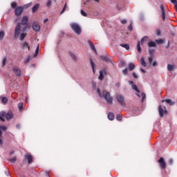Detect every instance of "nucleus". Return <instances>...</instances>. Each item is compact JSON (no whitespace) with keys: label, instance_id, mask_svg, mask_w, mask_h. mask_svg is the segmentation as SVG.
Returning a JSON list of instances; mask_svg holds the SVG:
<instances>
[{"label":"nucleus","instance_id":"obj_42","mask_svg":"<svg viewBox=\"0 0 177 177\" xmlns=\"http://www.w3.org/2000/svg\"><path fill=\"white\" fill-rule=\"evenodd\" d=\"M147 39H149V37L145 36L143 38H142L141 39V44H143V42H145V41H147Z\"/></svg>","mask_w":177,"mask_h":177},{"label":"nucleus","instance_id":"obj_48","mask_svg":"<svg viewBox=\"0 0 177 177\" xmlns=\"http://www.w3.org/2000/svg\"><path fill=\"white\" fill-rule=\"evenodd\" d=\"M156 35L158 37H160V35H161V30H160V29L156 30Z\"/></svg>","mask_w":177,"mask_h":177},{"label":"nucleus","instance_id":"obj_40","mask_svg":"<svg viewBox=\"0 0 177 177\" xmlns=\"http://www.w3.org/2000/svg\"><path fill=\"white\" fill-rule=\"evenodd\" d=\"M141 96H142V102H145V100L146 99V94L145 93H141Z\"/></svg>","mask_w":177,"mask_h":177},{"label":"nucleus","instance_id":"obj_29","mask_svg":"<svg viewBox=\"0 0 177 177\" xmlns=\"http://www.w3.org/2000/svg\"><path fill=\"white\" fill-rule=\"evenodd\" d=\"M174 67H175V66H174V65L168 64V65H167V70H168L169 71H173Z\"/></svg>","mask_w":177,"mask_h":177},{"label":"nucleus","instance_id":"obj_20","mask_svg":"<svg viewBox=\"0 0 177 177\" xmlns=\"http://www.w3.org/2000/svg\"><path fill=\"white\" fill-rule=\"evenodd\" d=\"M148 46H149V48H156V46H157V44H156V42L154 41H150L148 44Z\"/></svg>","mask_w":177,"mask_h":177},{"label":"nucleus","instance_id":"obj_51","mask_svg":"<svg viewBox=\"0 0 177 177\" xmlns=\"http://www.w3.org/2000/svg\"><path fill=\"white\" fill-rule=\"evenodd\" d=\"M153 53H154V50L149 49V55H153Z\"/></svg>","mask_w":177,"mask_h":177},{"label":"nucleus","instance_id":"obj_60","mask_svg":"<svg viewBox=\"0 0 177 177\" xmlns=\"http://www.w3.org/2000/svg\"><path fill=\"white\" fill-rule=\"evenodd\" d=\"M10 156H12V154H15V151H10Z\"/></svg>","mask_w":177,"mask_h":177},{"label":"nucleus","instance_id":"obj_13","mask_svg":"<svg viewBox=\"0 0 177 177\" xmlns=\"http://www.w3.org/2000/svg\"><path fill=\"white\" fill-rule=\"evenodd\" d=\"M88 45L92 50L95 52V53H97V51H96V48H95V46L93 45V43L91 40L88 41Z\"/></svg>","mask_w":177,"mask_h":177},{"label":"nucleus","instance_id":"obj_6","mask_svg":"<svg viewBox=\"0 0 177 177\" xmlns=\"http://www.w3.org/2000/svg\"><path fill=\"white\" fill-rule=\"evenodd\" d=\"M12 71L17 75V77H20L21 75V70L17 66H14L12 68Z\"/></svg>","mask_w":177,"mask_h":177},{"label":"nucleus","instance_id":"obj_39","mask_svg":"<svg viewBox=\"0 0 177 177\" xmlns=\"http://www.w3.org/2000/svg\"><path fill=\"white\" fill-rule=\"evenodd\" d=\"M10 161L11 162H16V161H17V158L16 156H14L13 158L10 159Z\"/></svg>","mask_w":177,"mask_h":177},{"label":"nucleus","instance_id":"obj_59","mask_svg":"<svg viewBox=\"0 0 177 177\" xmlns=\"http://www.w3.org/2000/svg\"><path fill=\"white\" fill-rule=\"evenodd\" d=\"M129 85H133V81H129Z\"/></svg>","mask_w":177,"mask_h":177},{"label":"nucleus","instance_id":"obj_23","mask_svg":"<svg viewBox=\"0 0 177 177\" xmlns=\"http://www.w3.org/2000/svg\"><path fill=\"white\" fill-rule=\"evenodd\" d=\"M137 50H138V53H142V48H140V41L138 42Z\"/></svg>","mask_w":177,"mask_h":177},{"label":"nucleus","instance_id":"obj_22","mask_svg":"<svg viewBox=\"0 0 177 177\" xmlns=\"http://www.w3.org/2000/svg\"><path fill=\"white\" fill-rule=\"evenodd\" d=\"M131 88H132V89H133V91H136V92H137L138 93H140V91H139V89L138 88V86H137L136 85L133 84V85L131 86Z\"/></svg>","mask_w":177,"mask_h":177},{"label":"nucleus","instance_id":"obj_43","mask_svg":"<svg viewBox=\"0 0 177 177\" xmlns=\"http://www.w3.org/2000/svg\"><path fill=\"white\" fill-rule=\"evenodd\" d=\"M156 44H163L164 43V40H162V39H159L156 40Z\"/></svg>","mask_w":177,"mask_h":177},{"label":"nucleus","instance_id":"obj_12","mask_svg":"<svg viewBox=\"0 0 177 177\" xmlns=\"http://www.w3.org/2000/svg\"><path fill=\"white\" fill-rule=\"evenodd\" d=\"M28 23V16H24L21 19V24L22 26H26Z\"/></svg>","mask_w":177,"mask_h":177},{"label":"nucleus","instance_id":"obj_26","mask_svg":"<svg viewBox=\"0 0 177 177\" xmlns=\"http://www.w3.org/2000/svg\"><path fill=\"white\" fill-rule=\"evenodd\" d=\"M1 102L3 104H6L8 103V98L6 97H1Z\"/></svg>","mask_w":177,"mask_h":177},{"label":"nucleus","instance_id":"obj_38","mask_svg":"<svg viewBox=\"0 0 177 177\" xmlns=\"http://www.w3.org/2000/svg\"><path fill=\"white\" fill-rule=\"evenodd\" d=\"M31 60V56H28L25 60H24V64H27Z\"/></svg>","mask_w":177,"mask_h":177},{"label":"nucleus","instance_id":"obj_16","mask_svg":"<svg viewBox=\"0 0 177 177\" xmlns=\"http://www.w3.org/2000/svg\"><path fill=\"white\" fill-rule=\"evenodd\" d=\"M158 111L160 117H164V109H162V106L161 105H160L158 107Z\"/></svg>","mask_w":177,"mask_h":177},{"label":"nucleus","instance_id":"obj_7","mask_svg":"<svg viewBox=\"0 0 177 177\" xmlns=\"http://www.w3.org/2000/svg\"><path fill=\"white\" fill-rule=\"evenodd\" d=\"M116 99L118 102H119L120 104H122V106H124V104H125V102L124 100V96H122V95L118 94L116 95Z\"/></svg>","mask_w":177,"mask_h":177},{"label":"nucleus","instance_id":"obj_54","mask_svg":"<svg viewBox=\"0 0 177 177\" xmlns=\"http://www.w3.org/2000/svg\"><path fill=\"white\" fill-rule=\"evenodd\" d=\"M121 23H122V24H126L127 20L126 19H123V20L121 21Z\"/></svg>","mask_w":177,"mask_h":177},{"label":"nucleus","instance_id":"obj_24","mask_svg":"<svg viewBox=\"0 0 177 177\" xmlns=\"http://www.w3.org/2000/svg\"><path fill=\"white\" fill-rule=\"evenodd\" d=\"M140 62H141V64L143 67H146L147 66V64H146V62L145 61L144 57H141Z\"/></svg>","mask_w":177,"mask_h":177},{"label":"nucleus","instance_id":"obj_27","mask_svg":"<svg viewBox=\"0 0 177 177\" xmlns=\"http://www.w3.org/2000/svg\"><path fill=\"white\" fill-rule=\"evenodd\" d=\"M165 102L168 103V104H169L170 106H174L175 104V102H172V100H171L169 99L165 100Z\"/></svg>","mask_w":177,"mask_h":177},{"label":"nucleus","instance_id":"obj_5","mask_svg":"<svg viewBox=\"0 0 177 177\" xmlns=\"http://www.w3.org/2000/svg\"><path fill=\"white\" fill-rule=\"evenodd\" d=\"M24 10V8L21 6L17 7L15 10V16H21V13H23V11Z\"/></svg>","mask_w":177,"mask_h":177},{"label":"nucleus","instance_id":"obj_46","mask_svg":"<svg viewBox=\"0 0 177 177\" xmlns=\"http://www.w3.org/2000/svg\"><path fill=\"white\" fill-rule=\"evenodd\" d=\"M67 7V3H65L64 8L62 9L60 15H62V13H64V12L66 11V8Z\"/></svg>","mask_w":177,"mask_h":177},{"label":"nucleus","instance_id":"obj_50","mask_svg":"<svg viewBox=\"0 0 177 177\" xmlns=\"http://www.w3.org/2000/svg\"><path fill=\"white\" fill-rule=\"evenodd\" d=\"M149 62L150 64L153 63V56H151L149 58Z\"/></svg>","mask_w":177,"mask_h":177},{"label":"nucleus","instance_id":"obj_33","mask_svg":"<svg viewBox=\"0 0 177 177\" xmlns=\"http://www.w3.org/2000/svg\"><path fill=\"white\" fill-rule=\"evenodd\" d=\"M101 59L102 60H103L104 62H109V57H107V56H104V55H102L101 56Z\"/></svg>","mask_w":177,"mask_h":177},{"label":"nucleus","instance_id":"obj_17","mask_svg":"<svg viewBox=\"0 0 177 177\" xmlns=\"http://www.w3.org/2000/svg\"><path fill=\"white\" fill-rule=\"evenodd\" d=\"M38 9H39V3H37L32 7V13H35V12L37 11Z\"/></svg>","mask_w":177,"mask_h":177},{"label":"nucleus","instance_id":"obj_41","mask_svg":"<svg viewBox=\"0 0 177 177\" xmlns=\"http://www.w3.org/2000/svg\"><path fill=\"white\" fill-rule=\"evenodd\" d=\"M80 12L82 16H84V17H86V16H88V15L86 14V12H85V11H84V10H81Z\"/></svg>","mask_w":177,"mask_h":177},{"label":"nucleus","instance_id":"obj_32","mask_svg":"<svg viewBox=\"0 0 177 177\" xmlns=\"http://www.w3.org/2000/svg\"><path fill=\"white\" fill-rule=\"evenodd\" d=\"M171 3L174 4V8L176 11L177 12V1L176 0H170Z\"/></svg>","mask_w":177,"mask_h":177},{"label":"nucleus","instance_id":"obj_62","mask_svg":"<svg viewBox=\"0 0 177 177\" xmlns=\"http://www.w3.org/2000/svg\"><path fill=\"white\" fill-rule=\"evenodd\" d=\"M48 20H49V19H48V18L45 19H44V23H46L47 21H48Z\"/></svg>","mask_w":177,"mask_h":177},{"label":"nucleus","instance_id":"obj_58","mask_svg":"<svg viewBox=\"0 0 177 177\" xmlns=\"http://www.w3.org/2000/svg\"><path fill=\"white\" fill-rule=\"evenodd\" d=\"M140 70H141L142 73H143L144 74L146 73V71L145 69L141 68Z\"/></svg>","mask_w":177,"mask_h":177},{"label":"nucleus","instance_id":"obj_44","mask_svg":"<svg viewBox=\"0 0 177 177\" xmlns=\"http://www.w3.org/2000/svg\"><path fill=\"white\" fill-rule=\"evenodd\" d=\"M116 120H118V121H122V116H121L120 115H117Z\"/></svg>","mask_w":177,"mask_h":177},{"label":"nucleus","instance_id":"obj_36","mask_svg":"<svg viewBox=\"0 0 177 177\" xmlns=\"http://www.w3.org/2000/svg\"><path fill=\"white\" fill-rule=\"evenodd\" d=\"M3 37H5V32L3 31H0V39H3Z\"/></svg>","mask_w":177,"mask_h":177},{"label":"nucleus","instance_id":"obj_10","mask_svg":"<svg viewBox=\"0 0 177 177\" xmlns=\"http://www.w3.org/2000/svg\"><path fill=\"white\" fill-rule=\"evenodd\" d=\"M160 10H161V13H162V19L163 20V21H165V8H164V5H161L160 6Z\"/></svg>","mask_w":177,"mask_h":177},{"label":"nucleus","instance_id":"obj_55","mask_svg":"<svg viewBox=\"0 0 177 177\" xmlns=\"http://www.w3.org/2000/svg\"><path fill=\"white\" fill-rule=\"evenodd\" d=\"M152 66H153V67H156V66H157V62L154 61V62H153V64H152Z\"/></svg>","mask_w":177,"mask_h":177},{"label":"nucleus","instance_id":"obj_64","mask_svg":"<svg viewBox=\"0 0 177 177\" xmlns=\"http://www.w3.org/2000/svg\"><path fill=\"white\" fill-rule=\"evenodd\" d=\"M136 96H138V97H140V95L139 93H136Z\"/></svg>","mask_w":177,"mask_h":177},{"label":"nucleus","instance_id":"obj_18","mask_svg":"<svg viewBox=\"0 0 177 177\" xmlns=\"http://www.w3.org/2000/svg\"><path fill=\"white\" fill-rule=\"evenodd\" d=\"M90 63H91V66L92 67V69H93V74H95L96 73V71L95 70V62H93V61H92V59H90Z\"/></svg>","mask_w":177,"mask_h":177},{"label":"nucleus","instance_id":"obj_47","mask_svg":"<svg viewBox=\"0 0 177 177\" xmlns=\"http://www.w3.org/2000/svg\"><path fill=\"white\" fill-rule=\"evenodd\" d=\"M6 131L8 129V127H6V126H0V130L1 131Z\"/></svg>","mask_w":177,"mask_h":177},{"label":"nucleus","instance_id":"obj_30","mask_svg":"<svg viewBox=\"0 0 177 177\" xmlns=\"http://www.w3.org/2000/svg\"><path fill=\"white\" fill-rule=\"evenodd\" d=\"M120 46L127 49V50H129V44H120Z\"/></svg>","mask_w":177,"mask_h":177},{"label":"nucleus","instance_id":"obj_14","mask_svg":"<svg viewBox=\"0 0 177 177\" xmlns=\"http://www.w3.org/2000/svg\"><path fill=\"white\" fill-rule=\"evenodd\" d=\"M25 160H28V164H31L32 161V156L30 154L25 155Z\"/></svg>","mask_w":177,"mask_h":177},{"label":"nucleus","instance_id":"obj_61","mask_svg":"<svg viewBox=\"0 0 177 177\" xmlns=\"http://www.w3.org/2000/svg\"><path fill=\"white\" fill-rule=\"evenodd\" d=\"M17 129H20V124H17Z\"/></svg>","mask_w":177,"mask_h":177},{"label":"nucleus","instance_id":"obj_56","mask_svg":"<svg viewBox=\"0 0 177 177\" xmlns=\"http://www.w3.org/2000/svg\"><path fill=\"white\" fill-rule=\"evenodd\" d=\"M0 145H3V141L2 140V137H0Z\"/></svg>","mask_w":177,"mask_h":177},{"label":"nucleus","instance_id":"obj_4","mask_svg":"<svg viewBox=\"0 0 177 177\" xmlns=\"http://www.w3.org/2000/svg\"><path fill=\"white\" fill-rule=\"evenodd\" d=\"M20 30H21V24L18 23L15 27L14 38H18L19 35H20Z\"/></svg>","mask_w":177,"mask_h":177},{"label":"nucleus","instance_id":"obj_63","mask_svg":"<svg viewBox=\"0 0 177 177\" xmlns=\"http://www.w3.org/2000/svg\"><path fill=\"white\" fill-rule=\"evenodd\" d=\"M0 138H2V131L0 130Z\"/></svg>","mask_w":177,"mask_h":177},{"label":"nucleus","instance_id":"obj_28","mask_svg":"<svg viewBox=\"0 0 177 177\" xmlns=\"http://www.w3.org/2000/svg\"><path fill=\"white\" fill-rule=\"evenodd\" d=\"M39 52V44H38V46H37L35 53L34 55V57H37V56H38Z\"/></svg>","mask_w":177,"mask_h":177},{"label":"nucleus","instance_id":"obj_21","mask_svg":"<svg viewBox=\"0 0 177 177\" xmlns=\"http://www.w3.org/2000/svg\"><path fill=\"white\" fill-rule=\"evenodd\" d=\"M108 118L109 120H110L111 121H113V120H114V113H109L108 114Z\"/></svg>","mask_w":177,"mask_h":177},{"label":"nucleus","instance_id":"obj_52","mask_svg":"<svg viewBox=\"0 0 177 177\" xmlns=\"http://www.w3.org/2000/svg\"><path fill=\"white\" fill-rule=\"evenodd\" d=\"M128 30L129 31H132V30H133L132 25H130V26H128Z\"/></svg>","mask_w":177,"mask_h":177},{"label":"nucleus","instance_id":"obj_49","mask_svg":"<svg viewBox=\"0 0 177 177\" xmlns=\"http://www.w3.org/2000/svg\"><path fill=\"white\" fill-rule=\"evenodd\" d=\"M122 73L124 75H127V74H128V69L127 68H125L122 71Z\"/></svg>","mask_w":177,"mask_h":177},{"label":"nucleus","instance_id":"obj_34","mask_svg":"<svg viewBox=\"0 0 177 177\" xmlns=\"http://www.w3.org/2000/svg\"><path fill=\"white\" fill-rule=\"evenodd\" d=\"M24 106V104H23L22 102H21L18 104L19 111H21L23 110V106Z\"/></svg>","mask_w":177,"mask_h":177},{"label":"nucleus","instance_id":"obj_19","mask_svg":"<svg viewBox=\"0 0 177 177\" xmlns=\"http://www.w3.org/2000/svg\"><path fill=\"white\" fill-rule=\"evenodd\" d=\"M135 69V64L133 63H130L129 64V71H133Z\"/></svg>","mask_w":177,"mask_h":177},{"label":"nucleus","instance_id":"obj_1","mask_svg":"<svg viewBox=\"0 0 177 177\" xmlns=\"http://www.w3.org/2000/svg\"><path fill=\"white\" fill-rule=\"evenodd\" d=\"M97 92L100 97H104V99L107 103H109L111 104H113V98H112L111 95H110V93H109L106 91H104L102 92L103 95H102V93H100V89H99V88L97 90Z\"/></svg>","mask_w":177,"mask_h":177},{"label":"nucleus","instance_id":"obj_3","mask_svg":"<svg viewBox=\"0 0 177 177\" xmlns=\"http://www.w3.org/2000/svg\"><path fill=\"white\" fill-rule=\"evenodd\" d=\"M71 27L72 30L75 32V34H77V35H80L81 34V27L80 25H78L76 23H73L71 24Z\"/></svg>","mask_w":177,"mask_h":177},{"label":"nucleus","instance_id":"obj_15","mask_svg":"<svg viewBox=\"0 0 177 177\" xmlns=\"http://www.w3.org/2000/svg\"><path fill=\"white\" fill-rule=\"evenodd\" d=\"M22 48L24 49H28V50H30V44H28V42L24 41L21 44Z\"/></svg>","mask_w":177,"mask_h":177},{"label":"nucleus","instance_id":"obj_35","mask_svg":"<svg viewBox=\"0 0 177 177\" xmlns=\"http://www.w3.org/2000/svg\"><path fill=\"white\" fill-rule=\"evenodd\" d=\"M11 8H12V9H16V8H17V3H16V2H12V3H11Z\"/></svg>","mask_w":177,"mask_h":177},{"label":"nucleus","instance_id":"obj_57","mask_svg":"<svg viewBox=\"0 0 177 177\" xmlns=\"http://www.w3.org/2000/svg\"><path fill=\"white\" fill-rule=\"evenodd\" d=\"M115 85L116 88H120V82L115 83Z\"/></svg>","mask_w":177,"mask_h":177},{"label":"nucleus","instance_id":"obj_2","mask_svg":"<svg viewBox=\"0 0 177 177\" xmlns=\"http://www.w3.org/2000/svg\"><path fill=\"white\" fill-rule=\"evenodd\" d=\"M0 115H1V117H5L6 120H12V118H13V113L12 111H8L7 113L6 112L1 111L0 113Z\"/></svg>","mask_w":177,"mask_h":177},{"label":"nucleus","instance_id":"obj_11","mask_svg":"<svg viewBox=\"0 0 177 177\" xmlns=\"http://www.w3.org/2000/svg\"><path fill=\"white\" fill-rule=\"evenodd\" d=\"M106 73L104 71H100V75H99V80L100 81H103L104 80V75H106Z\"/></svg>","mask_w":177,"mask_h":177},{"label":"nucleus","instance_id":"obj_25","mask_svg":"<svg viewBox=\"0 0 177 177\" xmlns=\"http://www.w3.org/2000/svg\"><path fill=\"white\" fill-rule=\"evenodd\" d=\"M27 36V33H21L20 35V41H24V38H26V37Z\"/></svg>","mask_w":177,"mask_h":177},{"label":"nucleus","instance_id":"obj_8","mask_svg":"<svg viewBox=\"0 0 177 177\" xmlns=\"http://www.w3.org/2000/svg\"><path fill=\"white\" fill-rule=\"evenodd\" d=\"M158 162L160 164L161 168H162L163 169H165V167H167V163H165V161L164 160V158H160L158 160Z\"/></svg>","mask_w":177,"mask_h":177},{"label":"nucleus","instance_id":"obj_31","mask_svg":"<svg viewBox=\"0 0 177 177\" xmlns=\"http://www.w3.org/2000/svg\"><path fill=\"white\" fill-rule=\"evenodd\" d=\"M70 56L71 57H72L73 60H74L75 62H77V56H75L74 53H70Z\"/></svg>","mask_w":177,"mask_h":177},{"label":"nucleus","instance_id":"obj_53","mask_svg":"<svg viewBox=\"0 0 177 177\" xmlns=\"http://www.w3.org/2000/svg\"><path fill=\"white\" fill-rule=\"evenodd\" d=\"M133 78H138V75L136 73H133Z\"/></svg>","mask_w":177,"mask_h":177},{"label":"nucleus","instance_id":"obj_9","mask_svg":"<svg viewBox=\"0 0 177 177\" xmlns=\"http://www.w3.org/2000/svg\"><path fill=\"white\" fill-rule=\"evenodd\" d=\"M32 28L35 31H39V30H41V26L38 22H34L32 24Z\"/></svg>","mask_w":177,"mask_h":177},{"label":"nucleus","instance_id":"obj_37","mask_svg":"<svg viewBox=\"0 0 177 177\" xmlns=\"http://www.w3.org/2000/svg\"><path fill=\"white\" fill-rule=\"evenodd\" d=\"M6 60H7V58H6V57H5L3 59L2 67H5V66H6Z\"/></svg>","mask_w":177,"mask_h":177},{"label":"nucleus","instance_id":"obj_45","mask_svg":"<svg viewBox=\"0 0 177 177\" xmlns=\"http://www.w3.org/2000/svg\"><path fill=\"white\" fill-rule=\"evenodd\" d=\"M47 6H48V8H50V6H52V0H48V1H47Z\"/></svg>","mask_w":177,"mask_h":177}]
</instances>
